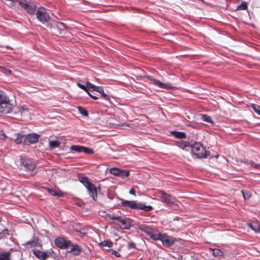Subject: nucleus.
I'll return each mask as SVG.
<instances>
[{"label": "nucleus", "instance_id": "79ce46f5", "mask_svg": "<svg viewBox=\"0 0 260 260\" xmlns=\"http://www.w3.org/2000/svg\"><path fill=\"white\" fill-rule=\"evenodd\" d=\"M8 234V230H4L2 232H0V239L4 238L6 235Z\"/></svg>", "mask_w": 260, "mask_h": 260}, {"label": "nucleus", "instance_id": "473e14b6", "mask_svg": "<svg viewBox=\"0 0 260 260\" xmlns=\"http://www.w3.org/2000/svg\"><path fill=\"white\" fill-rule=\"evenodd\" d=\"M249 226L251 228L252 230L254 231L255 232H259L260 233V227L259 225L257 223H250Z\"/></svg>", "mask_w": 260, "mask_h": 260}, {"label": "nucleus", "instance_id": "f3484780", "mask_svg": "<svg viewBox=\"0 0 260 260\" xmlns=\"http://www.w3.org/2000/svg\"><path fill=\"white\" fill-rule=\"evenodd\" d=\"M34 254L39 259L41 260H45L49 256L50 253L48 252H44L37 249H34Z\"/></svg>", "mask_w": 260, "mask_h": 260}, {"label": "nucleus", "instance_id": "20e7f679", "mask_svg": "<svg viewBox=\"0 0 260 260\" xmlns=\"http://www.w3.org/2000/svg\"><path fill=\"white\" fill-rule=\"evenodd\" d=\"M37 19L42 23H48L50 19V16L47 12V10L43 7H39L36 13Z\"/></svg>", "mask_w": 260, "mask_h": 260}, {"label": "nucleus", "instance_id": "4468645a", "mask_svg": "<svg viewBox=\"0 0 260 260\" xmlns=\"http://www.w3.org/2000/svg\"><path fill=\"white\" fill-rule=\"evenodd\" d=\"M50 27H52L55 32L58 33L59 35L63 34L64 29H67V25L61 22H57L55 24L50 25Z\"/></svg>", "mask_w": 260, "mask_h": 260}, {"label": "nucleus", "instance_id": "393cba45", "mask_svg": "<svg viewBox=\"0 0 260 260\" xmlns=\"http://www.w3.org/2000/svg\"><path fill=\"white\" fill-rule=\"evenodd\" d=\"M47 190L50 194H51L53 196H58V197H62L64 196V193H62V192L58 193L54 189L50 188H47Z\"/></svg>", "mask_w": 260, "mask_h": 260}, {"label": "nucleus", "instance_id": "a19ab883", "mask_svg": "<svg viewBox=\"0 0 260 260\" xmlns=\"http://www.w3.org/2000/svg\"><path fill=\"white\" fill-rule=\"evenodd\" d=\"M2 72L6 75H11L12 73V71L10 69L6 68H2Z\"/></svg>", "mask_w": 260, "mask_h": 260}, {"label": "nucleus", "instance_id": "c756f323", "mask_svg": "<svg viewBox=\"0 0 260 260\" xmlns=\"http://www.w3.org/2000/svg\"><path fill=\"white\" fill-rule=\"evenodd\" d=\"M201 119L205 122L213 124V121L212 120L211 117L210 116H208L206 114H202L201 115Z\"/></svg>", "mask_w": 260, "mask_h": 260}, {"label": "nucleus", "instance_id": "8fccbe9b", "mask_svg": "<svg viewBox=\"0 0 260 260\" xmlns=\"http://www.w3.org/2000/svg\"><path fill=\"white\" fill-rule=\"evenodd\" d=\"M6 138V135L3 132L1 134L0 133V139L2 140H4Z\"/></svg>", "mask_w": 260, "mask_h": 260}, {"label": "nucleus", "instance_id": "e433bc0d", "mask_svg": "<svg viewBox=\"0 0 260 260\" xmlns=\"http://www.w3.org/2000/svg\"><path fill=\"white\" fill-rule=\"evenodd\" d=\"M100 245L103 246H107L108 247H111L112 246L113 243L111 241L105 240L103 242H101Z\"/></svg>", "mask_w": 260, "mask_h": 260}, {"label": "nucleus", "instance_id": "f03ea898", "mask_svg": "<svg viewBox=\"0 0 260 260\" xmlns=\"http://www.w3.org/2000/svg\"><path fill=\"white\" fill-rule=\"evenodd\" d=\"M13 109V105L5 92L0 90V113H10Z\"/></svg>", "mask_w": 260, "mask_h": 260}, {"label": "nucleus", "instance_id": "864d4df0", "mask_svg": "<svg viewBox=\"0 0 260 260\" xmlns=\"http://www.w3.org/2000/svg\"><path fill=\"white\" fill-rule=\"evenodd\" d=\"M76 232H77V233H80V234H82V233L81 232L79 231H76Z\"/></svg>", "mask_w": 260, "mask_h": 260}, {"label": "nucleus", "instance_id": "ea45409f", "mask_svg": "<svg viewBox=\"0 0 260 260\" xmlns=\"http://www.w3.org/2000/svg\"><path fill=\"white\" fill-rule=\"evenodd\" d=\"M9 1L10 3L8 4L9 7H13L14 5L15 2H17L19 4V2H22V0H6Z\"/></svg>", "mask_w": 260, "mask_h": 260}, {"label": "nucleus", "instance_id": "0eeeda50", "mask_svg": "<svg viewBox=\"0 0 260 260\" xmlns=\"http://www.w3.org/2000/svg\"><path fill=\"white\" fill-rule=\"evenodd\" d=\"M160 198L161 202L167 204L168 205H176V199L173 196L167 193L164 191H160Z\"/></svg>", "mask_w": 260, "mask_h": 260}, {"label": "nucleus", "instance_id": "cd10ccee", "mask_svg": "<svg viewBox=\"0 0 260 260\" xmlns=\"http://www.w3.org/2000/svg\"><path fill=\"white\" fill-rule=\"evenodd\" d=\"M60 142L59 141H49V146L51 148H55L59 146Z\"/></svg>", "mask_w": 260, "mask_h": 260}, {"label": "nucleus", "instance_id": "423d86ee", "mask_svg": "<svg viewBox=\"0 0 260 260\" xmlns=\"http://www.w3.org/2000/svg\"><path fill=\"white\" fill-rule=\"evenodd\" d=\"M19 6L24 9L27 13L30 15L35 14L37 12V6L35 4L32 2H28L26 0H22L19 2Z\"/></svg>", "mask_w": 260, "mask_h": 260}, {"label": "nucleus", "instance_id": "a18cd8bd", "mask_svg": "<svg viewBox=\"0 0 260 260\" xmlns=\"http://www.w3.org/2000/svg\"><path fill=\"white\" fill-rule=\"evenodd\" d=\"M213 253L214 255H220L222 253V251L217 249H214L213 250Z\"/></svg>", "mask_w": 260, "mask_h": 260}, {"label": "nucleus", "instance_id": "a211bd4d", "mask_svg": "<svg viewBox=\"0 0 260 260\" xmlns=\"http://www.w3.org/2000/svg\"><path fill=\"white\" fill-rule=\"evenodd\" d=\"M27 248H31L36 246H41L39 239L37 237H33L31 239L25 243Z\"/></svg>", "mask_w": 260, "mask_h": 260}, {"label": "nucleus", "instance_id": "4c0bfd02", "mask_svg": "<svg viewBox=\"0 0 260 260\" xmlns=\"http://www.w3.org/2000/svg\"><path fill=\"white\" fill-rule=\"evenodd\" d=\"M77 85L81 89H83V90H84L85 92H86L87 93H88V87L86 85H83L81 83H79V82H78L77 83Z\"/></svg>", "mask_w": 260, "mask_h": 260}, {"label": "nucleus", "instance_id": "37998d69", "mask_svg": "<svg viewBox=\"0 0 260 260\" xmlns=\"http://www.w3.org/2000/svg\"><path fill=\"white\" fill-rule=\"evenodd\" d=\"M249 164L256 169H260V165L259 164H256L252 161H250Z\"/></svg>", "mask_w": 260, "mask_h": 260}, {"label": "nucleus", "instance_id": "2eb2a0df", "mask_svg": "<svg viewBox=\"0 0 260 260\" xmlns=\"http://www.w3.org/2000/svg\"><path fill=\"white\" fill-rule=\"evenodd\" d=\"M146 78L153 83L154 84L157 85L159 87L163 89H170L172 88L171 86L168 84L164 83L157 79L153 78L152 76H148Z\"/></svg>", "mask_w": 260, "mask_h": 260}, {"label": "nucleus", "instance_id": "09e8293b", "mask_svg": "<svg viewBox=\"0 0 260 260\" xmlns=\"http://www.w3.org/2000/svg\"><path fill=\"white\" fill-rule=\"evenodd\" d=\"M90 96L91 98H92V99L93 100H98L99 98L98 96H95V95H93L92 94H91L89 91H88V93H87Z\"/></svg>", "mask_w": 260, "mask_h": 260}, {"label": "nucleus", "instance_id": "9d476101", "mask_svg": "<svg viewBox=\"0 0 260 260\" xmlns=\"http://www.w3.org/2000/svg\"><path fill=\"white\" fill-rule=\"evenodd\" d=\"M109 172L112 175L115 176L125 178L127 177L129 174V171L128 170H122L118 168H112L109 170Z\"/></svg>", "mask_w": 260, "mask_h": 260}, {"label": "nucleus", "instance_id": "c03bdc74", "mask_svg": "<svg viewBox=\"0 0 260 260\" xmlns=\"http://www.w3.org/2000/svg\"><path fill=\"white\" fill-rule=\"evenodd\" d=\"M127 248L128 249H135L136 248V245L135 243L133 242H128V245H127Z\"/></svg>", "mask_w": 260, "mask_h": 260}, {"label": "nucleus", "instance_id": "3c124183", "mask_svg": "<svg viewBox=\"0 0 260 260\" xmlns=\"http://www.w3.org/2000/svg\"><path fill=\"white\" fill-rule=\"evenodd\" d=\"M129 194L135 195V191L133 188H131L129 191Z\"/></svg>", "mask_w": 260, "mask_h": 260}, {"label": "nucleus", "instance_id": "de8ad7c7", "mask_svg": "<svg viewBox=\"0 0 260 260\" xmlns=\"http://www.w3.org/2000/svg\"><path fill=\"white\" fill-rule=\"evenodd\" d=\"M107 216L111 220H116V216H113L111 214H107Z\"/></svg>", "mask_w": 260, "mask_h": 260}, {"label": "nucleus", "instance_id": "f257e3e1", "mask_svg": "<svg viewBox=\"0 0 260 260\" xmlns=\"http://www.w3.org/2000/svg\"><path fill=\"white\" fill-rule=\"evenodd\" d=\"M121 201V205L123 209L126 211L129 210H143L145 211H150L153 209L151 206H146L144 203L139 202L137 201H128L123 199H119Z\"/></svg>", "mask_w": 260, "mask_h": 260}, {"label": "nucleus", "instance_id": "aec40b11", "mask_svg": "<svg viewBox=\"0 0 260 260\" xmlns=\"http://www.w3.org/2000/svg\"><path fill=\"white\" fill-rule=\"evenodd\" d=\"M162 234L157 231H152L148 235L152 240L155 241L160 240Z\"/></svg>", "mask_w": 260, "mask_h": 260}, {"label": "nucleus", "instance_id": "58836bf2", "mask_svg": "<svg viewBox=\"0 0 260 260\" xmlns=\"http://www.w3.org/2000/svg\"><path fill=\"white\" fill-rule=\"evenodd\" d=\"M247 8V4L245 2H243L240 5H239L238 7V9H239V10H246Z\"/></svg>", "mask_w": 260, "mask_h": 260}, {"label": "nucleus", "instance_id": "7ed1b4c3", "mask_svg": "<svg viewBox=\"0 0 260 260\" xmlns=\"http://www.w3.org/2000/svg\"><path fill=\"white\" fill-rule=\"evenodd\" d=\"M20 159L21 170H24L31 174H35L36 164L33 159L25 156H21Z\"/></svg>", "mask_w": 260, "mask_h": 260}, {"label": "nucleus", "instance_id": "ddd939ff", "mask_svg": "<svg viewBox=\"0 0 260 260\" xmlns=\"http://www.w3.org/2000/svg\"><path fill=\"white\" fill-rule=\"evenodd\" d=\"M67 252L72 253L74 255L77 256L80 255L82 252V248L76 243L71 241V244L70 245L69 248H67Z\"/></svg>", "mask_w": 260, "mask_h": 260}, {"label": "nucleus", "instance_id": "6ab92c4d", "mask_svg": "<svg viewBox=\"0 0 260 260\" xmlns=\"http://www.w3.org/2000/svg\"><path fill=\"white\" fill-rule=\"evenodd\" d=\"M90 196L95 201L97 198V190L95 186L92 184L87 188Z\"/></svg>", "mask_w": 260, "mask_h": 260}, {"label": "nucleus", "instance_id": "39448f33", "mask_svg": "<svg viewBox=\"0 0 260 260\" xmlns=\"http://www.w3.org/2000/svg\"><path fill=\"white\" fill-rule=\"evenodd\" d=\"M190 149L192 153L199 158L206 157V150L200 143L194 142L191 144Z\"/></svg>", "mask_w": 260, "mask_h": 260}, {"label": "nucleus", "instance_id": "6e6552de", "mask_svg": "<svg viewBox=\"0 0 260 260\" xmlns=\"http://www.w3.org/2000/svg\"><path fill=\"white\" fill-rule=\"evenodd\" d=\"M54 243L57 247L62 249L69 248L70 245L71 244V241L70 240L60 237L55 238Z\"/></svg>", "mask_w": 260, "mask_h": 260}, {"label": "nucleus", "instance_id": "f704fd0d", "mask_svg": "<svg viewBox=\"0 0 260 260\" xmlns=\"http://www.w3.org/2000/svg\"><path fill=\"white\" fill-rule=\"evenodd\" d=\"M86 154H92L94 151L92 149L82 146V152Z\"/></svg>", "mask_w": 260, "mask_h": 260}, {"label": "nucleus", "instance_id": "c85d7f7f", "mask_svg": "<svg viewBox=\"0 0 260 260\" xmlns=\"http://www.w3.org/2000/svg\"><path fill=\"white\" fill-rule=\"evenodd\" d=\"M10 252H4L0 254V260H10Z\"/></svg>", "mask_w": 260, "mask_h": 260}, {"label": "nucleus", "instance_id": "b1692460", "mask_svg": "<svg viewBox=\"0 0 260 260\" xmlns=\"http://www.w3.org/2000/svg\"><path fill=\"white\" fill-rule=\"evenodd\" d=\"M129 220H130V219L129 218L124 219L123 218L119 222H120L122 225L124 226V229L129 230L132 226L131 223L128 222Z\"/></svg>", "mask_w": 260, "mask_h": 260}, {"label": "nucleus", "instance_id": "a878e982", "mask_svg": "<svg viewBox=\"0 0 260 260\" xmlns=\"http://www.w3.org/2000/svg\"><path fill=\"white\" fill-rule=\"evenodd\" d=\"M171 134L177 138L183 139L186 137V134L184 132L172 131Z\"/></svg>", "mask_w": 260, "mask_h": 260}, {"label": "nucleus", "instance_id": "4be33fe9", "mask_svg": "<svg viewBox=\"0 0 260 260\" xmlns=\"http://www.w3.org/2000/svg\"><path fill=\"white\" fill-rule=\"evenodd\" d=\"M79 180L86 188L89 187V186L92 184V183L89 181L88 177L86 176L79 177Z\"/></svg>", "mask_w": 260, "mask_h": 260}, {"label": "nucleus", "instance_id": "dca6fc26", "mask_svg": "<svg viewBox=\"0 0 260 260\" xmlns=\"http://www.w3.org/2000/svg\"><path fill=\"white\" fill-rule=\"evenodd\" d=\"M230 194H232L233 195H239L241 196L242 195L244 199L245 200H247L249 199L251 197V194L250 193L249 191L247 190H236V189H231L230 190Z\"/></svg>", "mask_w": 260, "mask_h": 260}, {"label": "nucleus", "instance_id": "2f4dec72", "mask_svg": "<svg viewBox=\"0 0 260 260\" xmlns=\"http://www.w3.org/2000/svg\"><path fill=\"white\" fill-rule=\"evenodd\" d=\"M25 137V135H22L21 134H18L15 140V142L16 144H20L21 143H23L24 138Z\"/></svg>", "mask_w": 260, "mask_h": 260}, {"label": "nucleus", "instance_id": "1a4fd4ad", "mask_svg": "<svg viewBox=\"0 0 260 260\" xmlns=\"http://www.w3.org/2000/svg\"><path fill=\"white\" fill-rule=\"evenodd\" d=\"M86 84L88 87L92 89L93 91H95L98 92L101 94V96L104 99L106 100L107 101L110 102V96L105 93L104 91V89L102 86H95V85L91 83L90 82L87 81L86 82Z\"/></svg>", "mask_w": 260, "mask_h": 260}, {"label": "nucleus", "instance_id": "bb28decb", "mask_svg": "<svg viewBox=\"0 0 260 260\" xmlns=\"http://www.w3.org/2000/svg\"><path fill=\"white\" fill-rule=\"evenodd\" d=\"M178 146L182 149H185L186 147H189L190 148L191 143L181 140L180 141V142L178 143Z\"/></svg>", "mask_w": 260, "mask_h": 260}, {"label": "nucleus", "instance_id": "f8f14e48", "mask_svg": "<svg viewBox=\"0 0 260 260\" xmlns=\"http://www.w3.org/2000/svg\"><path fill=\"white\" fill-rule=\"evenodd\" d=\"M160 241L164 246L166 247H170L174 244L176 241V239L175 238L168 236L166 234H162Z\"/></svg>", "mask_w": 260, "mask_h": 260}, {"label": "nucleus", "instance_id": "603ef678", "mask_svg": "<svg viewBox=\"0 0 260 260\" xmlns=\"http://www.w3.org/2000/svg\"><path fill=\"white\" fill-rule=\"evenodd\" d=\"M122 218H123L120 216H116V220H117L118 222H120V220L122 219Z\"/></svg>", "mask_w": 260, "mask_h": 260}, {"label": "nucleus", "instance_id": "72a5a7b5", "mask_svg": "<svg viewBox=\"0 0 260 260\" xmlns=\"http://www.w3.org/2000/svg\"><path fill=\"white\" fill-rule=\"evenodd\" d=\"M78 110L79 112L81 114H82L83 116H86V117L88 116V113L86 109H85L84 108H82V107L78 106Z\"/></svg>", "mask_w": 260, "mask_h": 260}, {"label": "nucleus", "instance_id": "5701e85b", "mask_svg": "<svg viewBox=\"0 0 260 260\" xmlns=\"http://www.w3.org/2000/svg\"><path fill=\"white\" fill-rule=\"evenodd\" d=\"M138 229L142 232L146 233L148 236L153 231V230L148 225L145 224H141L138 226Z\"/></svg>", "mask_w": 260, "mask_h": 260}, {"label": "nucleus", "instance_id": "49530a36", "mask_svg": "<svg viewBox=\"0 0 260 260\" xmlns=\"http://www.w3.org/2000/svg\"><path fill=\"white\" fill-rule=\"evenodd\" d=\"M109 250L111 252V253L115 255L116 257H120V256H121L120 254L118 252H117L116 250H115L114 249H110Z\"/></svg>", "mask_w": 260, "mask_h": 260}, {"label": "nucleus", "instance_id": "c9c22d12", "mask_svg": "<svg viewBox=\"0 0 260 260\" xmlns=\"http://www.w3.org/2000/svg\"><path fill=\"white\" fill-rule=\"evenodd\" d=\"M251 106L255 112L260 115V106L254 104H252Z\"/></svg>", "mask_w": 260, "mask_h": 260}, {"label": "nucleus", "instance_id": "9b49d317", "mask_svg": "<svg viewBox=\"0 0 260 260\" xmlns=\"http://www.w3.org/2000/svg\"><path fill=\"white\" fill-rule=\"evenodd\" d=\"M40 135L36 133L28 134L25 135L23 140V144L25 145H29L37 143L40 137Z\"/></svg>", "mask_w": 260, "mask_h": 260}, {"label": "nucleus", "instance_id": "412c9836", "mask_svg": "<svg viewBox=\"0 0 260 260\" xmlns=\"http://www.w3.org/2000/svg\"><path fill=\"white\" fill-rule=\"evenodd\" d=\"M79 180L86 188L89 187V186L92 184V183L89 181L88 177L86 176L79 177Z\"/></svg>", "mask_w": 260, "mask_h": 260}, {"label": "nucleus", "instance_id": "7c9ffc66", "mask_svg": "<svg viewBox=\"0 0 260 260\" xmlns=\"http://www.w3.org/2000/svg\"><path fill=\"white\" fill-rule=\"evenodd\" d=\"M71 150L77 152H82V146L80 145H72L71 146Z\"/></svg>", "mask_w": 260, "mask_h": 260}, {"label": "nucleus", "instance_id": "5fc2aeb1", "mask_svg": "<svg viewBox=\"0 0 260 260\" xmlns=\"http://www.w3.org/2000/svg\"><path fill=\"white\" fill-rule=\"evenodd\" d=\"M259 216H260V213H259Z\"/></svg>", "mask_w": 260, "mask_h": 260}]
</instances>
